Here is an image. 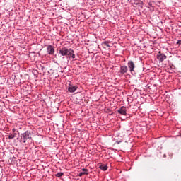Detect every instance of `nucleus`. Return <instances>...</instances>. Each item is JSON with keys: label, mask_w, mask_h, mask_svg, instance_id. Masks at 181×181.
Returning a JSON list of instances; mask_svg holds the SVG:
<instances>
[{"label": "nucleus", "mask_w": 181, "mask_h": 181, "mask_svg": "<svg viewBox=\"0 0 181 181\" xmlns=\"http://www.w3.org/2000/svg\"><path fill=\"white\" fill-rule=\"evenodd\" d=\"M59 54L61 56H66V57L69 59H76V54H74V50L71 48L62 47L59 49Z\"/></svg>", "instance_id": "1"}, {"label": "nucleus", "mask_w": 181, "mask_h": 181, "mask_svg": "<svg viewBox=\"0 0 181 181\" xmlns=\"http://www.w3.org/2000/svg\"><path fill=\"white\" fill-rule=\"evenodd\" d=\"M29 139H32V132L27 130L20 135L19 142L21 144H26Z\"/></svg>", "instance_id": "2"}, {"label": "nucleus", "mask_w": 181, "mask_h": 181, "mask_svg": "<svg viewBox=\"0 0 181 181\" xmlns=\"http://www.w3.org/2000/svg\"><path fill=\"white\" fill-rule=\"evenodd\" d=\"M156 59L158 60L159 63H163V62L168 59V57L164 54L162 51H159L156 56Z\"/></svg>", "instance_id": "3"}, {"label": "nucleus", "mask_w": 181, "mask_h": 181, "mask_svg": "<svg viewBox=\"0 0 181 181\" xmlns=\"http://www.w3.org/2000/svg\"><path fill=\"white\" fill-rule=\"evenodd\" d=\"M128 68L129 69L130 73L134 76V74H136L135 72V63H134L132 61H129L127 63Z\"/></svg>", "instance_id": "4"}, {"label": "nucleus", "mask_w": 181, "mask_h": 181, "mask_svg": "<svg viewBox=\"0 0 181 181\" xmlns=\"http://www.w3.org/2000/svg\"><path fill=\"white\" fill-rule=\"evenodd\" d=\"M128 73V66L125 65L120 66V69L119 70V74H121V76H125Z\"/></svg>", "instance_id": "5"}, {"label": "nucleus", "mask_w": 181, "mask_h": 181, "mask_svg": "<svg viewBox=\"0 0 181 181\" xmlns=\"http://www.w3.org/2000/svg\"><path fill=\"white\" fill-rule=\"evenodd\" d=\"M47 52L48 53V54L53 56V54H54V47H53V45H47Z\"/></svg>", "instance_id": "6"}, {"label": "nucleus", "mask_w": 181, "mask_h": 181, "mask_svg": "<svg viewBox=\"0 0 181 181\" xmlns=\"http://www.w3.org/2000/svg\"><path fill=\"white\" fill-rule=\"evenodd\" d=\"M117 112L121 115H127V107L122 106L119 110H117Z\"/></svg>", "instance_id": "7"}, {"label": "nucleus", "mask_w": 181, "mask_h": 181, "mask_svg": "<svg viewBox=\"0 0 181 181\" xmlns=\"http://www.w3.org/2000/svg\"><path fill=\"white\" fill-rule=\"evenodd\" d=\"M78 88V86H73L71 84H69V87H68V91L69 93H74L76 91V90H77Z\"/></svg>", "instance_id": "8"}, {"label": "nucleus", "mask_w": 181, "mask_h": 181, "mask_svg": "<svg viewBox=\"0 0 181 181\" xmlns=\"http://www.w3.org/2000/svg\"><path fill=\"white\" fill-rule=\"evenodd\" d=\"M133 4L135 5V6H139L140 8L144 6V1L141 0H133Z\"/></svg>", "instance_id": "9"}, {"label": "nucleus", "mask_w": 181, "mask_h": 181, "mask_svg": "<svg viewBox=\"0 0 181 181\" xmlns=\"http://www.w3.org/2000/svg\"><path fill=\"white\" fill-rule=\"evenodd\" d=\"M175 69H176L175 65L172 64V62H169L168 66V70H169L170 73H173V71H175Z\"/></svg>", "instance_id": "10"}, {"label": "nucleus", "mask_w": 181, "mask_h": 181, "mask_svg": "<svg viewBox=\"0 0 181 181\" xmlns=\"http://www.w3.org/2000/svg\"><path fill=\"white\" fill-rule=\"evenodd\" d=\"M99 169H100V170H103V172H105V170L108 169V167L107 165L102 164L99 166Z\"/></svg>", "instance_id": "11"}, {"label": "nucleus", "mask_w": 181, "mask_h": 181, "mask_svg": "<svg viewBox=\"0 0 181 181\" xmlns=\"http://www.w3.org/2000/svg\"><path fill=\"white\" fill-rule=\"evenodd\" d=\"M102 45L104 47H111V46H110V41H104L102 42Z\"/></svg>", "instance_id": "12"}, {"label": "nucleus", "mask_w": 181, "mask_h": 181, "mask_svg": "<svg viewBox=\"0 0 181 181\" xmlns=\"http://www.w3.org/2000/svg\"><path fill=\"white\" fill-rule=\"evenodd\" d=\"M17 134L14 133V134H10L8 135V139H13V138H15V136H16Z\"/></svg>", "instance_id": "13"}, {"label": "nucleus", "mask_w": 181, "mask_h": 181, "mask_svg": "<svg viewBox=\"0 0 181 181\" xmlns=\"http://www.w3.org/2000/svg\"><path fill=\"white\" fill-rule=\"evenodd\" d=\"M83 175H88V172H81L78 174L79 177H81V176H83Z\"/></svg>", "instance_id": "14"}, {"label": "nucleus", "mask_w": 181, "mask_h": 181, "mask_svg": "<svg viewBox=\"0 0 181 181\" xmlns=\"http://www.w3.org/2000/svg\"><path fill=\"white\" fill-rule=\"evenodd\" d=\"M64 175L63 173H58L55 175L56 177H62Z\"/></svg>", "instance_id": "15"}, {"label": "nucleus", "mask_w": 181, "mask_h": 181, "mask_svg": "<svg viewBox=\"0 0 181 181\" xmlns=\"http://www.w3.org/2000/svg\"><path fill=\"white\" fill-rule=\"evenodd\" d=\"M177 45H181V40H178V41L177 42Z\"/></svg>", "instance_id": "16"}, {"label": "nucleus", "mask_w": 181, "mask_h": 181, "mask_svg": "<svg viewBox=\"0 0 181 181\" xmlns=\"http://www.w3.org/2000/svg\"><path fill=\"white\" fill-rule=\"evenodd\" d=\"M82 170H83V172H88V169H86V168H83Z\"/></svg>", "instance_id": "17"}, {"label": "nucleus", "mask_w": 181, "mask_h": 181, "mask_svg": "<svg viewBox=\"0 0 181 181\" xmlns=\"http://www.w3.org/2000/svg\"><path fill=\"white\" fill-rule=\"evenodd\" d=\"M12 131H13V132H15V131H16V129H13Z\"/></svg>", "instance_id": "18"}, {"label": "nucleus", "mask_w": 181, "mask_h": 181, "mask_svg": "<svg viewBox=\"0 0 181 181\" xmlns=\"http://www.w3.org/2000/svg\"><path fill=\"white\" fill-rule=\"evenodd\" d=\"M45 69V66H42V70H43Z\"/></svg>", "instance_id": "19"}, {"label": "nucleus", "mask_w": 181, "mask_h": 181, "mask_svg": "<svg viewBox=\"0 0 181 181\" xmlns=\"http://www.w3.org/2000/svg\"><path fill=\"white\" fill-rule=\"evenodd\" d=\"M117 144H121V141H118Z\"/></svg>", "instance_id": "20"}, {"label": "nucleus", "mask_w": 181, "mask_h": 181, "mask_svg": "<svg viewBox=\"0 0 181 181\" xmlns=\"http://www.w3.org/2000/svg\"><path fill=\"white\" fill-rule=\"evenodd\" d=\"M164 158H166V155L165 154H164Z\"/></svg>", "instance_id": "21"}, {"label": "nucleus", "mask_w": 181, "mask_h": 181, "mask_svg": "<svg viewBox=\"0 0 181 181\" xmlns=\"http://www.w3.org/2000/svg\"><path fill=\"white\" fill-rule=\"evenodd\" d=\"M180 136L181 137V132L180 133Z\"/></svg>", "instance_id": "22"}]
</instances>
